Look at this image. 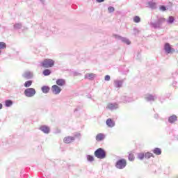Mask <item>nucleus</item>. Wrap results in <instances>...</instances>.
<instances>
[{
	"mask_svg": "<svg viewBox=\"0 0 178 178\" xmlns=\"http://www.w3.org/2000/svg\"><path fill=\"white\" fill-rule=\"evenodd\" d=\"M40 65L42 67L45 68L53 67L55 65V61L52 59L46 58L40 63Z\"/></svg>",
	"mask_w": 178,
	"mask_h": 178,
	"instance_id": "f257e3e1",
	"label": "nucleus"
},
{
	"mask_svg": "<svg viewBox=\"0 0 178 178\" xmlns=\"http://www.w3.org/2000/svg\"><path fill=\"white\" fill-rule=\"evenodd\" d=\"M166 22L165 18L160 17L158 19L157 22H151V26L154 27V29H161L162 24Z\"/></svg>",
	"mask_w": 178,
	"mask_h": 178,
	"instance_id": "f03ea898",
	"label": "nucleus"
},
{
	"mask_svg": "<svg viewBox=\"0 0 178 178\" xmlns=\"http://www.w3.org/2000/svg\"><path fill=\"white\" fill-rule=\"evenodd\" d=\"M95 156L99 159H104L106 156V153L102 148H99L95 152Z\"/></svg>",
	"mask_w": 178,
	"mask_h": 178,
	"instance_id": "7ed1b4c3",
	"label": "nucleus"
},
{
	"mask_svg": "<svg viewBox=\"0 0 178 178\" xmlns=\"http://www.w3.org/2000/svg\"><path fill=\"white\" fill-rule=\"evenodd\" d=\"M126 165H127L126 159H121L117 161L115 168H117V169H124V168H126Z\"/></svg>",
	"mask_w": 178,
	"mask_h": 178,
	"instance_id": "20e7f679",
	"label": "nucleus"
},
{
	"mask_svg": "<svg viewBox=\"0 0 178 178\" xmlns=\"http://www.w3.org/2000/svg\"><path fill=\"white\" fill-rule=\"evenodd\" d=\"M144 98L147 102H151L156 101L158 99V95L146 94L145 95Z\"/></svg>",
	"mask_w": 178,
	"mask_h": 178,
	"instance_id": "39448f33",
	"label": "nucleus"
},
{
	"mask_svg": "<svg viewBox=\"0 0 178 178\" xmlns=\"http://www.w3.org/2000/svg\"><path fill=\"white\" fill-rule=\"evenodd\" d=\"M35 89L34 88H27L24 90V94L26 97H31L35 95Z\"/></svg>",
	"mask_w": 178,
	"mask_h": 178,
	"instance_id": "423d86ee",
	"label": "nucleus"
},
{
	"mask_svg": "<svg viewBox=\"0 0 178 178\" xmlns=\"http://www.w3.org/2000/svg\"><path fill=\"white\" fill-rule=\"evenodd\" d=\"M164 51L165 54H173L175 52V49L170 46V44L165 43L164 45Z\"/></svg>",
	"mask_w": 178,
	"mask_h": 178,
	"instance_id": "0eeeda50",
	"label": "nucleus"
},
{
	"mask_svg": "<svg viewBox=\"0 0 178 178\" xmlns=\"http://www.w3.org/2000/svg\"><path fill=\"white\" fill-rule=\"evenodd\" d=\"M51 91L53 94H54L55 95H58V94H60V91H62V88L58 86V85H53L51 86Z\"/></svg>",
	"mask_w": 178,
	"mask_h": 178,
	"instance_id": "6e6552de",
	"label": "nucleus"
},
{
	"mask_svg": "<svg viewBox=\"0 0 178 178\" xmlns=\"http://www.w3.org/2000/svg\"><path fill=\"white\" fill-rule=\"evenodd\" d=\"M74 141V137L73 136H66L63 139V142L65 144H70L71 143H73Z\"/></svg>",
	"mask_w": 178,
	"mask_h": 178,
	"instance_id": "1a4fd4ad",
	"label": "nucleus"
},
{
	"mask_svg": "<svg viewBox=\"0 0 178 178\" xmlns=\"http://www.w3.org/2000/svg\"><path fill=\"white\" fill-rule=\"evenodd\" d=\"M168 122L173 124L175 122H177V116L176 115H172L168 118Z\"/></svg>",
	"mask_w": 178,
	"mask_h": 178,
	"instance_id": "9d476101",
	"label": "nucleus"
},
{
	"mask_svg": "<svg viewBox=\"0 0 178 178\" xmlns=\"http://www.w3.org/2000/svg\"><path fill=\"white\" fill-rule=\"evenodd\" d=\"M56 84L57 86H59L60 87H63L66 84V81L65 79H59L56 80Z\"/></svg>",
	"mask_w": 178,
	"mask_h": 178,
	"instance_id": "9b49d317",
	"label": "nucleus"
},
{
	"mask_svg": "<svg viewBox=\"0 0 178 178\" xmlns=\"http://www.w3.org/2000/svg\"><path fill=\"white\" fill-rule=\"evenodd\" d=\"M106 123L108 127H115V121L113 120L108 118L106 121Z\"/></svg>",
	"mask_w": 178,
	"mask_h": 178,
	"instance_id": "f8f14e48",
	"label": "nucleus"
},
{
	"mask_svg": "<svg viewBox=\"0 0 178 178\" xmlns=\"http://www.w3.org/2000/svg\"><path fill=\"white\" fill-rule=\"evenodd\" d=\"M85 79H88V80H94V79H95V74L88 73L85 75Z\"/></svg>",
	"mask_w": 178,
	"mask_h": 178,
	"instance_id": "ddd939ff",
	"label": "nucleus"
},
{
	"mask_svg": "<svg viewBox=\"0 0 178 178\" xmlns=\"http://www.w3.org/2000/svg\"><path fill=\"white\" fill-rule=\"evenodd\" d=\"M40 130H41L42 131H43V133H45L46 134H48V133H49L50 131L49 127L45 125L40 127Z\"/></svg>",
	"mask_w": 178,
	"mask_h": 178,
	"instance_id": "4468645a",
	"label": "nucleus"
},
{
	"mask_svg": "<svg viewBox=\"0 0 178 178\" xmlns=\"http://www.w3.org/2000/svg\"><path fill=\"white\" fill-rule=\"evenodd\" d=\"M105 138V135L102 133H99L96 136V140L97 141H102Z\"/></svg>",
	"mask_w": 178,
	"mask_h": 178,
	"instance_id": "2eb2a0df",
	"label": "nucleus"
},
{
	"mask_svg": "<svg viewBox=\"0 0 178 178\" xmlns=\"http://www.w3.org/2000/svg\"><path fill=\"white\" fill-rule=\"evenodd\" d=\"M116 108H118V105L111 103L108 104L106 107L107 109H110L111 111H113V109H116Z\"/></svg>",
	"mask_w": 178,
	"mask_h": 178,
	"instance_id": "dca6fc26",
	"label": "nucleus"
},
{
	"mask_svg": "<svg viewBox=\"0 0 178 178\" xmlns=\"http://www.w3.org/2000/svg\"><path fill=\"white\" fill-rule=\"evenodd\" d=\"M153 154L155 155H161L162 154V150L160 148L156 147L152 150Z\"/></svg>",
	"mask_w": 178,
	"mask_h": 178,
	"instance_id": "f3484780",
	"label": "nucleus"
},
{
	"mask_svg": "<svg viewBox=\"0 0 178 178\" xmlns=\"http://www.w3.org/2000/svg\"><path fill=\"white\" fill-rule=\"evenodd\" d=\"M145 159H149V158H155V156H154V154L151 152H146L145 154Z\"/></svg>",
	"mask_w": 178,
	"mask_h": 178,
	"instance_id": "a211bd4d",
	"label": "nucleus"
},
{
	"mask_svg": "<svg viewBox=\"0 0 178 178\" xmlns=\"http://www.w3.org/2000/svg\"><path fill=\"white\" fill-rule=\"evenodd\" d=\"M148 6L151 8V9H156V3L150 1L148 3Z\"/></svg>",
	"mask_w": 178,
	"mask_h": 178,
	"instance_id": "6ab92c4d",
	"label": "nucleus"
},
{
	"mask_svg": "<svg viewBox=\"0 0 178 178\" xmlns=\"http://www.w3.org/2000/svg\"><path fill=\"white\" fill-rule=\"evenodd\" d=\"M49 90H50V88L49 86H42V91L44 94H48V92H49Z\"/></svg>",
	"mask_w": 178,
	"mask_h": 178,
	"instance_id": "aec40b11",
	"label": "nucleus"
},
{
	"mask_svg": "<svg viewBox=\"0 0 178 178\" xmlns=\"http://www.w3.org/2000/svg\"><path fill=\"white\" fill-rule=\"evenodd\" d=\"M167 23L168 24H173L174 22H175V17H173L172 16H170L168 17V19H167Z\"/></svg>",
	"mask_w": 178,
	"mask_h": 178,
	"instance_id": "412c9836",
	"label": "nucleus"
},
{
	"mask_svg": "<svg viewBox=\"0 0 178 178\" xmlns=\"http://www.w3.org/2000/svg\"><path fill=\"white\" fill-rule=\"evenodd\" d=\"M137 158L138 159H140V161H143V159L145 158V154L144 153H138Z\"/></svg>",
	"mask_w": 178,
	"mask_h": 178,
	"instance_id": "4be33fe9",
	"label": "nucleus"
},
{
	"mask_svg": "<svg viewBox=\"0 0 178 178\" xmlns=\"http://www.w3.org/2000/svg\"><path fill=\"white\" fill-rule=\"evenodd\" d=\"M24 79H31V77H33V74L30 72H25L24 74Z\"/></svg>",
	"mask_w": 178,
	"mask_h": 178,
	"instance_id": "5701e85b",
	"label": "nucleus"
},
{
	"mask_svg": "<svg viewBox=\"0 0 178 178\" xmlns=\"http://www.w3.org/2000/svg\"><path fill=\"white\" fill-rule=\"evenodd\" d=\"M121 41H122V42H124V44H127V45H130L131 42L130 40H129L128 39H126V38H121Z\"/></svg>",
	"mask_w": 178,
	"mask_h": 178,
	"instance_id": "b1692460",
	"label": "nucleus"
},
{
	"mask_svg": "<svg viewBox=\"0 0 178 178\" xmlns=\"http://www.w3.org/2000/svg\"><path fill=\"white\" fill-rule=\"evenodd\" d=\"M6 106L9 107V106H12V105L13 104V102H12V100H6Z\"/></svg>",
	"mask_w": 178,
	"mask_h": 178,
	"instance_id": "393cba45",
	"label": "nucleus"
},
{
	"mask_svg": "<svg viewBox=\"0 0 178 178\" xmlns=\"http://www.w3.org/2000/svg\"><path fill=\"white\" fill-rule=\"evenodd\" d=\"M42 73L44 76H49V74H51V70H44Z\"/></svg>",
	"mask_w": 178,
	"mask_h": 178,
	"instance_id": "a878e982",
	"label": "nucleus"
},
{
	"mask_svg": "<svg viewBox=\"0 0 178 178\" xmlns=\"http://www.w3.org/2000/svg\"><path fill=\"white\" fill-rule=\"evenodd\" d=\"M33 84V81H27L24 83V87L29 88Z\"/></svg>",
	"mask_w": 178,
	"mask_h": 178,
	"instance_id": "bb28decb",
	"label": "nucleus"
},
{
	"mask_svg": "<svg viewBox=\"0 0 178 178\" xmlns=\"http://www.w3.org/2000/svg\"><path fill=\"white\" fill-rule=\"evenodd\" d=\"M6 48V43L0 42V49H5Z\"/></svg>",
	"mask_w": 178,
	"mask_h": 178,
	"instance_id": "cd10ccee",
	"label": "nucleus"
},
{
	"mask_svg": "<svg viewBox=\"0 0 178 178\" xmlns=\"http://www.w3.org/2000/svg\"><path fill=\"white\" fill-rule=\"evenodd\" d=\"M140 22H141V18H140V17H138V16H135L134 17V22L140 23Z\"/></svg>",
	"mask_w": 178,
	"mask_h": 178,
	"instance_id": "c85d7f7f",
	"label": "nucleus"
},
{
	"mask_svg": "<svg viewBox=\"0 0 178 178\" xmlns=\"http://www.w3.org/2000/svg\"><path fill=\"white\" fill-rule=\"evenodd\" d=\"M129 160L134 161V155L131 152L129 154Z\"/></svg>",
	"mask_w": 178,
	"mask_h": 178,
	"instance_id": "c756f323",
	"label": "nucleus"
},
{
	"mask_svg": "<svg viewBox=\"0 0 178 178\" xmlns=\"http://www.w3.org/2000/svg\"><path fill=\"white\" fill-rule=\"evenodd\" d=\"M87 159H88V161H89V162H92V161H94V156H92L91 155H88Z\"/></svg>",
	"mask_w": 178,
	"mask_h": 178,
	"instance_id": "7c9ffc66",
	"label": "nucleus"
},
{
	"mask_svg": "<svg viewBox=\"0 0 178 178\" xmlns=\"http://www.w3.org/2000/svg\"><path fill=\"white\" fill-rule=\"evenodd\" d=\"M159 10H161V12H165V10H166V7L165 6H160Z\"/></svg>",
	"mask_w": 178,
	"mask_h": 178,
	"instance_id": "2f4dec72",
	"label": "nucleus"
},
{
	"mask_svg": "<svg viewBox=\"0 0 178 178\" xmlns=\"http://www.w3.org/2000/svg\"><path fill=\"white\" fill-rule=\"evenodd\" d=\"M108 10L109 13H112V12H115V8L110 6L108 8Z\"/></svg>",
	"mask_w": 178,
	"mask_h": 178,
	"instance_id": "473e14b6",
	"label": "nucleus"
},
{
	"mask_svg": "<svg viewBox=\"0 0 178 178\" xmlns=\"http://www.w3.org/2000/svg\"><path fill=\"white\" fill-rule=\"evenodd\" d=\"M115 84L116 87H118V88L119 87H122V83L120 81H115Z\"/></svg>",
	"mask_w": 178,
	"mask_h": 178,
	"instance_id": "72a5a7b5",
	"label": "nucleus"
},
{
	"mask_svg": "<svg viewBox=\"0 0 178 178\" xmlns=\"http://www.w3.org/2000/svg\"><path fill=\"white\" fill-rule=\"evenodd\" d=\"M104 79L106 81H109V80H111V76L109 75H106L104 77Z\"/></svg>",
	"mask_w": 178,
	"mask_h": 178,
	"instance_id": "f704fd0d",
	"label": "nucleus"
},
{
	"mask_svg": "<svg viewBox=\"0 0 178 178\" xmlns=\"http://www.w3.org/2000/svg\"><path fill=\"white\" fill-rule=\"evenodd\" d=\"M113 37H115V38H117L118 40L122 39V36H120L119 35H113Z\"/></svg>",
	"mask_w": 178,
	"mask_h": 178,
	"instance_id": "c9c22d12",
	"label": "nucleus"
},
{
	"mask_svg": "<svg viewBox=\"0 0 178 178\" xmlns=\"http://www.w3.org/2000/svg\"><path fill=\"white\" fill-rule=\"evenodd\" d=\"M154 119H156V120L159 119V118H160L159 114H158V113L154 114Z\"/></svg>",
	"mask_w": 178,
	"mask_h": 178,
	"instance_id": "e433bc0d",
	"label": "nucleus"
},
{
	"mask_svg": "<svg viewBox=\"0 0 178 178\" xmlns=\"http://www.w3.org/2000/svg\"><path fill=\"white\" fill-rule=\"evenodd\" d=\"M134 33H135V34H138L140 33V31L137 29H134Z\"/></svg>",
	"mask_w": 178,
	"mask_h": 178,
	"instance_id": "4c0bfd02",
	"label": "nucleus"
},
{
	"mask_svg": "<svg viewBox=\"0 0 178 178\" xmlns=\"http://www.w3.org/2000/svg\"><path fill=\"white\" fill-rule=\"evenodd\" d=\"M172 86H173V87H177V82L174 81V82L172 83Z\"/></svg>",
	"mask_w": 178,
	"mask_h": 178,
	"instance_id": "58836bf2",
	"label": "nucleus"
},
{
	"mask_svg": "<svg viewBox=\"0 0 178 178\" xmlns=\"http://www.w3.org/2000/svg\"><path fill=\"white\" fill-rule=\"evenodd\" d=\"M97 2H98L99 3H101L102 2H104L105 0H96Z\"/></svg>",
	"mask_w": 178,
	"mask_h": 178,
	"instance_id": "ea45409f",
	"label": "nucleus"
},
{
	"mask_svg": "<svg viewBox=\"0 0 178 178\" xmlns=\"http://www.w3.org/2000/svg\"><path fill=\"white\" fill-rule=\"evenodd\" d=\"M2 108H3V105L2 104L0 103V109H2Z\"/></svg>",
	"mask_w": 178,
	"mask_h": 178,
	"instance_id": "a19ab883",
	"label": "nucleus"
},
{
	"mask_svg": "<svg viewBox=\"0 0 178 178\" xmlns=\"http://www.w3.org/2000/svg\"><path fill=\"white\" fill-rule=\"evenodd\" d=\"M2 51L0 50V54H1Z\"/></svg>",
	"mask_w": 178,
	"mask_h": 178,
	"instance_id": "79ce46f5",
	"label": "nucleus"
}]
</instances>
